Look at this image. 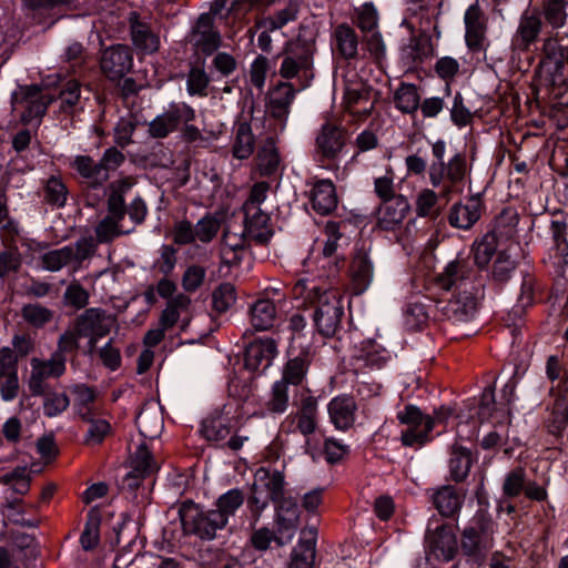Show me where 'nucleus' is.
Masks as SVG:
<instances>
[{
	"label": "nucleus",
	"instance_id": "6e6552de",
	"mask_svg": "<svg viewBox=\"0 0 568 568\" xmlns=\"http://www.w3.org/2000/svg\"><path fill=\"white\" fill-rule=\"evenodd\" d=\"M495 524L478 513L463 532L462 547L467 555H476L493 547Z\"/></svg>",
	"mask_w": 568,
	"mask_h": 568
},
{
	"label": "nucleus",
	"instance_id": "ddd939ff",
	"mask_svg": "<svg viewBox=\"0 0 568 568\" xmlns=\"http://www.w3.org/2000/svg\"><path fill=\"white\" fill-rule=\"evenodd\" d=\"M194 118V110L186 103H171L162 114L150 122L149 131L154 138H164L180 124L190 123Z\"/></svg>",
	"mask_w": 568,
	"mask_h": 568
},
{
	"label": "nucleus",
	"instance_id": "7ed1b4c3",
	"mask_svg": "<svg viewBox=\"0 0 568 568\" xmlns=\"http://www.w3.org/2000/svg\"><path fill=\"white\" fill-rule=\"evenodd\" d=\"M284 475L276 469L260 467L254 474L252 495L248 507L252 514L260 517L270 501H277L284 495Z\"/></svg>",
	"mask_w": 568,
	"mask_h": 568
},
{
	"label": "nucleus",
	"instance_id": "603ef678",
	"mask_svg": "<svg viewBox=\"0 0 568 568\" xmlns=\"http://www.w3.org/2000/svg\"><path fill=\"white\" fill-rule=\"evenodd\" d=\"M315 561V541L301 540L292 552L290 568H313Z\"/></svg>",
	"mask_w": 568,
	"mask_h": 568
},
{
	"label": "nucleus",
	"instance_id": "69168bd1",
	"mask_svg": "<svg viewBox=\"0 0 568 568\" xmlns=\"http://www.w3.org/2000/svg\"><path fill=\"white\" fill-rule=\"evenodd\" d=\"M235 288L230 283L221 284L213 293V306L217 312H225L235 304Z\"/></svg>",
	"mask_w": 568,
	"mask_h": 568
},
{
	"label": "nucleus",
	"instance_id": "c756f323",
	"mask_svg": "<svg viewBox=\"0 0 568 568\" xmlns=\"http://www.w3.org/2000/svg\"><path fill=\"white\" fill-rule=\"evenodd\" d=\"M466 174V163L464 158L460 154H456L453 156L447 165L445 164V173L444 181L447 180V183H442L440 195L442 197L449 199L450 194L454 192H459L458 185L463 182Z\"/></svg>",
	"mask_w": 568,
	"mask_h": 568
},
{
	"label": "nucleus",
	"instance_id": "f704fd0d",
	"mask_svg": "<svg viewBox=\"0 0 568 568\" xmlns=\"http://www.w3.org/2000/svg\"><path fill=\"white\" fill-rule=\"evenodd\" d=\"M351 275L356 290L361 293L365 291L374 275V268L371 260L365 252H358L352 262Z\"/></svg>",
	"mask_w": 568,
	"mask_h": 568
},
{
	"label": "nucleus",
	"instance_id": "f257e3e1",
	"mask_svg": "<svg viewBox=\"0 0 568 568\" xmlns=\"http://www.w3.org/2000/svg\"><path fill=\"white\" fill-rule=\"evenodd\" d=\"M292 293L295 300L315 306L314 323L322 335L332 336L336 333L344 315L342 295L337 290L302 278L295 283Z\"/></svg>",
	"mask_w": 568,
	"mask_h": 568
},
{
	"label": "nucleus",
	"instance_id": "72a5a7b5",
	"mask_svg": "<svg viewBox=\"0 0 568 568\" xmlns=\"http://www.w3.org/2000/svg\"><path fill=\"white\" fill-rule=\"evenodd\" d=\"M355 356L366 366L381 368L390 358V353L376 341L366 339L361 343Z\"/></svg>",
	"mask_w": 568,
	"mask_h": 568
},
{
	"label": "nucleus",
	"instance_id": "a878e982",
	"mask_svg": "<svg viewBox=\"0 0 568 568\" xmlns=\"http://www.w3.org/2000/svg\"><path fill=\"white\" fill-rule=\"evenodd\" d=\"M329 419L339 430H346L355 422L356 404L349 396H337L327 406Z\"/></svg>",
	"mask_w": 568,
	"mask_h": 568
},
{
	"label": "nucleus",
	"instance_id": "c85d7f7f",
	"mask_svg": "<svg viewBox=\"0 0 568 568\" xmlns=\"http://www.w3.org/2000/svg\"><path fill=\"white\" fill-rule=\"evenodd\" d=\"M140 435L144 439H155L163 430V418L155 405H150L140 412L136 417Z\"/></svg>",
	"mask_w": 568,
	"mask_h": 568
},
{
	"label": "nucleus",
	"instance_id": "4c0bfd02",
	"mask_svg": "<svg viewBox=\"0 0 568 568\" xmlns=\"http://www.w3.org/2000/svg\"><path fill=\"white\" fill-rule=\"evenodd\" d=\"M276 316L274 303L267 298L257 300L251 307V323L257 331L273 326Z\"/></svg>",
	"mask_w": 568,
	"mask_h": 568
},
{
	"label": "nucleus",
	"instance_id": "a18cd8bd",
	"mask_svg": "<svg viewBox=\"0 0 568 568\" xmlns=\"http://www.w3.org/2000/svg\"><path fill=\"white\" fill-rule=\"evenodd\" d=\"M258 169L262 174L274 173L281 162L280 154L273 139H267L257 153Z\"/></svg>",
	"mask_w": 568,
	"mask_h": 568
},
{
	"label": "nucleus",
	"instance_id": "423d86ee",
	"mask_svg": "<svg viewBox=\"0 0 568 568\" xmlns=\"http://www.w3.org/2000/svg\"><path fill=\"white\" fill-rule=\"evenodd\" d=\"M280 74L284 79H294L297 90H304L314 78L313 53L308 48L288 50L281 67Z\"/></svg>",
	"mask_w": 568,
	"mask_h": 568
},
{
	"label": "nucleus",
	"instance_id": "6e6d98bb",
	"mask_svg": "<svg viewBox=\"0 0 568 568\" xmlns=\"http://www.w3.org/2000/svg\"><path fill=\"white\" fill-rule=\"evenodd\" d=\"M23 320L33 327H42L53 318V312L38 303L28 304L22 307Z\"/></svg>",
	"mask_w": 568,
	"mask_h": 568
},
{
	"label": "nucleus",
	"instance_id": "4be33fe9",
	"mask_svg": "<svg viewBox=\"0 0 568 568\" xmlns=\"http://www.w3.org/2000/svg\"><path fill=\"white\" fill-rule=\"evenodd\" d=\"M408 210L409 203L402 195L383 201L377 210L378 225L384 230L394 229L404 221Z\"/></svg>",
	"mask_w": 568,
	"mask_h": 568
},
{
	"label": "nucleus",
	"instance_id": "7c9ffc66",
	"mask_svg": "<svg viewBox=\"0 0 568 568\" xmlns=\"http://www.w3.org/2000/svg\"><path fill=\"white\" fill-rule=\"evenodd\" d=\"M292 417L301 434L304 436L313 434L317 427V400L313 396L304 397L298 410Z\"/></svg>",
	"mask_w": 568,
	"mask_h": 568
},
{
	"label": "nucleus",
	"instance_id": "79ce46f5",
	"mask_svg": "<svg viewBox=\"0 0 568 568\" xmlns=\"http://www.w3.org/2000/svg\"><path fill=\"white\" fill-rule=\"evenodd\" d=\"M467 273V262L464 258L457 257L446 265L443 273L438 277V283L443 288L449 290L458 283L462 284Z\"/></svg>",
	"mask_w": 568,
	"mask_h": 568
},
{
	"label": "nucleus",
	"instance_id": "052dcab7",
	"mask_svg": "<svg viewBox=\"0 0 568 568\" xmlns=\"http://www.w3.org/2000/svg\"><path fill=\"white\" fill-rule=\"evenodd\" d=\"M326 240L322 247V267L332 263V258L337 250L341 234L338 232V225L336 223H327L325 226Z\"/></svg>",
	"mask_w": 568,
	"mask_h": 568
},
{
	"label": "nucleus",
	"instance_id": "1a4fd4ad",
	"mask_svg": "<svg viewBox=\"0 0 568 568\" xmlns=\"http://www.w3.org/2000/svg\"><path fill=\"white\" fill-rule=\"evenodd\" d=\"M115 318L102 308L92 307L78 316L75 325L78 335L89 338V349L92 351L98 341L108 335Z\"/></svg>",
	"mask_w": 568,
	"mask_h": 568
},
{
	"label": "nucleus",
	"instance_id": "de8ad7c7",
	"mask_svg": "<svg viewBox=\"0 0 568 568\" xmlns=\"http://www.w3.org/2000/svg\"><path fill=\"white\" fill-rule=\"evenodd\" d=\"M190 304L191 300L183 294H180L172 298L168 303L165 310L162 312V315L160 317V325L166 329L172 327L180 318V315L189 311Z\"/></svg>",
	"mask_w": 568,
	"mask_h": 568
},
{
	"label": "nucleus",
	"instance_id": "f8f14e48",
	"mask_svg": "<svg viewBox=\"0 0 568 568\" xmlns=\"http://www.w3.org/2000/svg\"><path fill=\"white\" fill-rule=\"evenodd\" d=\"M31 373L28 381L29 389L33 395H41L44 390V381L58 378L65 372V356L53 353L49 359L33 357L30 361Z\"/></svg>",
	"mask_w": 568,
	"mask_h": 568
},
{
	"label": "nucleus",
	"instance_id": "4d7b16f0",
	"mask_svg": "<svg viewBox=\"0 0 568 568\" xmlns=\"http://www.w3.org/2000/svg\"><path fill=\"white\" fill-rule=\"evenodd\" d=\"M296 16H297V9L295 6L291 4V6L286 7L285 9L280 10L274 16H270V17L262 19L257 23V28L275 31V30L283 28L288 22L295 20Z\"/></svg>",
	"mask_w": 568,
	"mask_h": 568
},
{
	"label": "nucleus",
	"instance_id": "864d4df0",
	"mask_svg": "<svg viewBox=\"0 0 568 568\" xmlns=\"http://www.w3.org/2000/svg\"><path fill=\"white\" fill-rule=\"evenodd\" d=\"M73 396V405L82 418L91 415V404L94 402V392L83 384L73 385L70 388Z\"/></svg>",
	"mask_w": 568,
	"mask_h": 568
},
{
	"label": "nucleus",
	"instance_id": "f03ea898",
	"mask_svg": "<svg viewBox=\"0 0 568 568\" xmlns=\"http://www.w3.org/2000/svg\"><path fill=\"white\" fill-rule=\"evenodd\" d=\"M449 415L448 409L442 408L435 412V416L424 415L416 406L408 405L397 414L400 424L405 426L402 430V443L404 446L420 447L432 439L430 432L436 423L444 422Z\"/></svg>",
	"mask_w": 568,
	"mask_h": 568
},
{
	"label": "nucleus",
	"instance_id": "49530a36",
	"mask_svg": "<svg viewBox=\"0 0 568 568\" xmlns=\"http://www.w3.org/2000/svg\"><path fill=\"white\" fill-rule=\"evenodd\" d=\"M132 40L134 45L145 53H153L160 47V39L156 34L152 33L148 26L143 23H133Z\"/></svg>",
	"mask_w": 568,
	"mask_h": 568
},
{
	"label": "nucleus",
	"instance_id": "393cba45",
	"mask_svg": "<svg viewBox=\"0 0 568 568\" xmlns=\"http://www.w3.org/2000/svg\"><path fill=\"white\" fill-rule=\"evenodd\" d=\"M298 91L294 84L282 82L277 84L270 93V111L280 122L281 128L285 125L288 109L292 104L295 92Z\"/></svg>",
	"mask_w": 568,
	"mask_h": 568
},
{
	"label": "nucleus",
	"instance_id": "20e7f679",
	"mask_svg": "<svg viewBox=\"0 0 568 568\" xmlns=\"http://www.w3.org/2000/svg\"><path fill=\"white\" fill-rule=\"evenodd\" d=\"M94 251L95 247L91 239H81L73 244L43 253L40 262L42 268L48 272H58L65 266H70L73 272H77L82 262L92 256Z\"/></svg>",
	"mask_w": 568,
	"mask_h": 568
},
{
	"label": "nucleus",
	"instance_id": "338daca9",
	"mask_svg": "<svg viewBox=\"0 0 568 568\" xmlns=\"http://www.w3.org/2000/svg\"><path fill=\"white\" fill-rule=\"evenodd\" d=\"M541 74L552 84L565 82V60H542L540 63Z\"/></svg>",
	"mask_w": 568,
	"mask_h": 568
},
{
	"label": "nucleus",
	"instance_id": "bf43d9fd",
	"mask_svg": "<svg viewBox=\"0 0 568 568\" xmlns=\"http://www.w3.org/2000/svg\"><path fill=\"white\" fill-rule=\"evenodd\" d=\"M471 465L470 453L465 448L454 452L449 460L450 474L455 480H463L469 473Z\"/></svg>",
	"mask_w": 568,
	"mask_h": 568
},
{
	"label": "nucleus",
	"instance_id": "f3484780",
	"mask_svg": "<svg viewBox=\"0 0 568 568\" xmlns=\"http://www.w3.org/2000/svg\"><path fill=\"white\" fill-rule=\"evenodd\" d=\"M133 64V59L128 47L118 44L103 51L101 69L111 80L121 79Z\"/></svg>",
	"mask_w": 568,
	"mask_h": 568
},
{
	"label": "nucleus",
	"instance_id": "37998d69",
	"mask_svg": "<svg viewBox=\"0 0 568 568\" xmlns=\"http://www.w3.org/2000/svg\"><path fill=\"white\" fill-rule=\"evenodd\" d=\"M335 42L339 53L352 59L357 54L358 40L355 31L347 24H341L335 29Z\"/></svg>",
	"mask_w": 568,
	"mask_h": 568
},
{
	"label": "nucleus",
	"instance_id": "412c9836",
	"mask_svg": "<svg viewBox=\"0 0 568 568\" xmlns=\"http://www.w3.org/2000/svg\"><path fill=\"white\" fill-rule=\"evenodd\" d=\"M477 312V297L473 287L465 288L455 295L445 306V314L454 322L471 321Z\"/></svg>",
	"mask_w": 568,
	"mask_h": 568
},
{
	"label": "nucleus",
	"instance_id": "5fc2aeb1",
	"mask_svg": "<svg viewBox=\"0 0 568 568\" xmlns=\"http://www.w3.org/2000/svg\"><path fill=\"white\" fill-rule=\"evenodd\" d=\"M432 151L436 162L429 166V181L434 187H440L444 182L446 143L442 140L436 141L433 144Z\"/></svg>",
	"mask_w": 568,
	"mask_h": 568
},
{
	"label": "nucleus",
	"instance_id": "9d476101",
	"mask_svg": "<svg viewBox=\"0 0 568 568\" xmlns=\"http://www.w3.org/2000/svg\"><path fill=\"white\" fill-rule=\"evenodd\" d=\"M515 381L509 379L501 390L500 400L496 402L494 389L486 387L480 398L474 399L473 403L469 404V417L473 418L476 414L479 418H485L486 416L493 415V413L499 416L501 415L500 410L505 409L506 413H508V418H510V405L515 399Z\"/></svg>",
	"mask_w": 568,
	"mask_h": 568
},
{
	"label": "nucleus",
	"instance_id": "ea45409f",
	"mask_svg": "<svg viewBox=\"0 0 568 568\" xmlns=\"http://www.w3.org/2000/svg\"><path fill=\"white\" fill-rule=\"evenodd\" d=\"M72 165L82 178L93 185L102 184L109 179L104 168H100L90 156L77 155Z\"/></svg>",
	"mask_w": 568,
	"mask_h": 568
},
{
	"label": "nucleus",
	"instance_id": "5701e85b",
	"mask_svg": "<svg viewBox=\"0 0 568 568\" xmlns=\"http://www.w3.org/2000/svg\"><path fill=\"white\" fill-rule=\"evenodd\" d=\"M23 94V103L26 111L22 113V121L31 123L33 120L41 118L52 102V98L43 92L38 85L21 88Z\"/></svg>",
	"mask_w": 568,
	"mask_h": 568
},
{
	"label": "nucleus",
	"instance_id": "9b49d317",
	"mask_svg": "<svg viewBox=\"0 0 568 568\" xmlns=\"http://www.w3.org/2000/svg\"><path fill=\"white\" fill-rule=\"evenodd\" d=\"M369 87L358 78L356 72L349 71L344 79V105L352 114L368 115L374 102L371 101Z\"/></svg>",
	"mask_w": 568,
	"mask_h": 568
},
{
	"label": "nucleus",
	"instance_id": "b1692460",
	"mask_svg": "<svg viewBox=\"0 0 568 568\" xmlns=\"http://www.w3.org/2000/svg\"><path fill=\"white\" fill-rule=\"evenodd\" d=\"M480 214V200L471 196L466 202L453 205L448 215V221L453 227L468 230L479 220Z\"/></svg>",
	"mask_w": 568,
	"mask_h": 568
},
{
	"label": "nucleus",
	"instance_id": "4468645a",
	"mask_svg": "<svg viewBox=\"0 0 568 568\" xmlns=\"http://www.w3.org/2000/svg\"><path fill=\"white\" fill-rule=\"evenodd\" d=\"M288 359L283 368L281 382L287 385H300L305 379L314 354L311 345L290 344Z\"/></svg>",
	"mask_w": 568,
	"mask_h": 568
},
{
	"label": "nucleus",
	"instance_id": "cd10ccee",
	"mask_svg": "<svg viewBox=\"0 0 568 568\" xmlns=\"http://www.w3.org/2000/svg\"><path fill=\"white\" fill-rule=\"evenodd\" d=\"M344 143V132L338 126L332 124H325L316 139L318 150L327 159L336 158L342 151Z\"/></svg>",
	"mask_w": 568,
	"mask_h": 568
},
{
	"label": "nucleus",
	"instance_id": "aec40b11",
	"mask_svg": "<svg viewBox=\"0 0 568 568\" xmlns=\"http://www.w3.org/2000/svg\"><path fill=\"white\" fill-rule=\"evenodd\" d=\"M277 355V345L272 338L252 342L245 353V366L250 371H265Z\"/></svg>",
	"mask_w": 568,
	"mask_h": 568
},
{
	"label": "nucleus",
	"instance_id": "a211bd4d",
	"mask_svg": "<svg viewBox=\"0 0 568 568\" xmlns=\"http://www.w3.org/2000/svg\"><path fill=\"white\" fill-rule=\"evenodd\" d=\"M465 41L473 51H480L485 47L486 23L484 12L478 2L470 4L464 16Z\"/></svg>",
	"mask_w": 568,
	"mask_h": 568
},
{
	"label": "nucleus",
	"instance_id": "2eb2a0df",
	"mask_svg": "<svg viewBox=\"0 0 568 568\" xmlns=\"http://www.w3.org/2000/svg\"><path fill=\"white\" fill-rule=\"evenodd\" d=\"M274 503L276 504L275 523L278 532V545H285L294 538L297 531L300 521L297 501L293 497H284L283 495Z\"/></svg>",
	"mask_w": 568,
	"mask_h": 568
},
{
	"label": "nucleus",
	"instance_id": "39448f33",
	"mask_svg": "<svg viewBox=\"0 0 568 568\" xmlns=\"http://www.w3.org/2000/svg\"><path fill=\"white\" fill-rule=\"evenodd\" d=\"M501 415H497L493 413L490 416H486L485 418H479L476 414L473 418L469 417V412L464 416L466 419L460 420L457 426V436L462 440H471L477 436V422L483 423L486 419H494V429L488 432L481 439V447L485 449L495 448L501 444L507 443L508 440V425L510 423V418H508V413L505 409H501Z\"/></svg>",
	"mask_w": 568,
	"mask_h": 568
},
{
	"label": "nucleus",
	"instance_id": "c9c22d12",
	"mask_svg": "<svg viewBox=\"0 0 568 568\" xmlns=\"http://www.w3.org/2000/svg\"><path fill=\"white\" fill-rule=\"evenodd\" d=\"M541 29V22L536 16H523L513 38V45L516 49H526L538 37Z\"/></svg>",
	"mask_w": 568,
	"mask_h": 568
},
{
	"label": "nucleus",
	"instance_id": "0e129e2a",
	"mask_svg": "<svg viewBox=\"0 0 568 568\" xmlns=\"http://www.w3.org/2000/svg\"><path fill=\"white\" fill-rule=\"evenodd\" d=\"M120 221L116 217L111 215H106L97 226L95 233L99 242H108L114 239L115 236L126 233V230H123L120 225Z\"/></svg>",
	"mask_w": 568,
	"mask_h": 568
},
{
	"label": "nucleus",
	"instance_id": "3c124183",
	"mask_svg": "<svg viewBox=\"0 0 568 568\" xmlns=\"http://www.w3.org/2000/svg\"><path fill=\"white\" fill-rule=\"evenodd\" d=\"M566 0H542V16L555 29L562 28L567 20Z\"/></svg>",
	"mask_w": 568,
	"mask_h": 568
},
{
	"label": "nucleus",
	"instance_id": "09e8293b",
	"mask_svg": "<svg viewBox=\"0 0 568 568\" xmlns=\"http://www.w3.org/2000/svg\"><path fill=\"white\" fill-rule=\"evenodd\" d=\"M497 250V237L494 233H487L473 244L474 261L479 267H485Z\"/></svg>",
	"mask_w": 568,
	"mask_h": 568
},
{
	"label": "nucleus",
	"instance_id": "680f3d73",
	"mask_svg": "<svg viewBox=\"0 0 568 568\" xmlns=\"http://www.w3.org/2000/svg\"><path fill=\"white\" fill-rule=\"evenodd\" d=\"M270 184L266 182L255 183L250 192L247 200L243 205L244 213L256 214L258 210H263L262 205L267 199Z\"/></svg>",
	"mask_w": 568,
	"mask_h": 568
},
{
	"label": "nucleus",
	"instance_id": "58836bf2",
	"mask_svg": "<svg viewBox=\"0 0 568 568\" xmlns=\"http://www.w3.org/2000/svg\"><path fill=\"white\" fill-rule=\"evenodd\" d=\"M394 104L403 113H414L420 104L417 87L412 83H402L394 92Z\"/></svg>",
	"mask_w": 568,
	"mask_h": 568
},
{
	"label": "nucleus",
	"instance_id": "e2e57ef3",
	"mask_svg": "<svg viewBox=\"0 0 568 568\" xmlns=\"http://www.w3.org/2000/svg\"><path fill=\"white\" fill-rule=\"evenodd\" d=\"M287 384L276 381L272 387L271 398L267 403L268 410L277 414L284 413L288 407Z\"/></svg>",
	"mask_w": 568,
	"mask_h": 568
},
{
	"label": "nucleus",
	"instance_id": "c03bdc74",
	"mask_svg": "<svg viewBox=\"0 0 568 568\" xmlns=\"http://www.w3.org/2000/svg\"><path fill=\"white\" fill-rule=\"evenodd\" d=\"M243 501V494L240 489H230L220 496L216 501V509L213 511L220 515L221 519H224V524L227 525L230 517L235 515Z\"/></svg>",
	"mask_w": 568,
	"mask_h": 568
},
{
	"label": "nucleus",
	"instance_id": "bb28decb",
	"mask_svg": "<svg viewBox=\"0 0 568 568\" xmlns=\"http://www.w3.org/2000/svg\"><path fill=\"white\" fill-rule=\"evenodd\" d=\"M313 209L322 214L331 213L337 205L335 186L329 180H318L311 190Z\"/></svg>",
	"mask_w": 568,
	"mask_h": 568
},
{
	"label": "nucleus",
	"instance_id": "774afa93",
	"mask_svg": "<svg viewBox=\"0 0 568 568\" xmlns=\"http://www.w3.org/2000/svg\"><path fill=\"white\" fill-rule=\"evenodd\" d=\"M357 24L364 33L377 30L378 14L372 3H364L357 10Z\"/></svg>",
	"mask_w": 568,
	"mask_h": 568
},
{
	"label": "nucleus",
	"instance_id": "2f4dec72",
	"mask_svg": "<svg viewBox=\"0 0 568 568\" xmlns=\"http://www.w3.org/2000/svg\"><path fill=\"white\" fill-rule=\"evenodd\" d=\"M246 237L245 231L241 234L231 231L224 232L221 257L225 264L235 265L243 258Z\"/></svg>",
	"mask_w": 568,
	"mask_h": 568
},
{
	"label": "nucleus",
	"instance_id": "0eeeda50",
	"mask_svg": "<svg viewBox=\"0 0 568 568\" xmlns=\"http://www.w3.org/2000/svg\"><path fill=\"white\" fill-rule=\"evenodd\" d=\"M181 520L187 534L206 540H212L216 536V531L226 526L220 515L213 510L203 511L196 506L184 508L181 511Z\"/></svg>",
	"mask_w": 568,
	"mask_h": 568
},
{
	"label": "nucleus",
	"instance_id": "6ab92c4d",
	"mask_svg": "<svg viewBox=\"0 0 568 568\" xmlns=\"http://www.w3.org/2000/svg\"><path fill=\"white\" fill-rule=\"evenodd\" d=\"M426 542L430 552L445 561L452 560L457 550V539L449 526L440 525L434 530L428 528Z\"/></svg>",
	"mask_w": 568,
	"mask_h": 568
},
{
	"label": "nucleus",
	"instance_id": "13d9d810",
	"mask_svg": "<svg viewBox=\"0 0 568 568\" xmlns=\"http://www.w3.org/2000/svg\"><path fill=\"white\" fill-rule=\"evenodd\" d=\"M439 196L442 195H438L430 189L422 190L415 200L417 215L420 217L437 215V202Z\"/></svg>",
	"mask_w": 568,
	"mask_h": 568
},
{
	"label": "nucleus",
	"instance_id": "8fccbe9b",
	"mask_svg": "<svg viewBox=\"0 0 568 568\" xmlns=\"http://www.w3.org/2000/svg\"><path fill=\"white\" fill-rule=\"evenodd\" d=\"M133 471L138 476H146L159 469V465L154 462L145 442L136 445L132 458Z\"/></svg>",
	"mask_w": 568,
	"mask_h": 568
},
{
	"label": "nucleus",
	"instance_id": "a19ab883",
	"mask_svg": "<svg viewBox=\"0 0 568 568\" xmlns=\"http://www.w3.org/2000/svg\"><path fill=\"white\" fill-rule=\"evenodd\" d=\"M254 151V136L251 126L246 122L237 125L232 146L234 158L245 160L251 156Z\"/></svg>",
	"mask_w": 568,
	"mask_h": 568
},
{
	"label": "nucleus",
	"instance_id": "dca6fc26",
	"mask_svg": "<svg viewBox=\"0 0 568 568\" xmlns=\"http://www.w3.org/2000/svg\"><path fill=\"white\" fill-rule=\"evenodd\" d=\"M189 43L204 54L213 53L220 47V34L210 13H202L187 37Z\"/></svg>",
	"mask_w": 568,
	"mask_h": 568
},
{
	"label": "nucleus",
	"instance_id": "e433bc0d",
	"mask_svg": "<svg viewBox=\"0 0 568 568\" xmlns=\"http://www.w3.org/2000/svg\"><path fill=\"white\" fill-rule=\"evenodd\" d=\"M433 501L443 516H452L460 508L463 496L453 486H443L434 493Z\"/></svg>",
	"mask_w": 568,
	"mask_h": 568
},
{
	"label": "nucleus",
	"instance_id": "473e14b6",
	"mask_svg": "<svg viewBox=\"0 0 568 568\" xmlns=\"http://www.w3.org/2000/svg\"><path fill=\"white\" fill-rule=\"evenodd\" d=\"M245 214V234L247 237L258 242L265 243L272 236V229L270 226V216L264 210H258L256 214Z\"/></svg>",
	"mask_w": 568,
	"mask_h": 568
}]
</instances>
